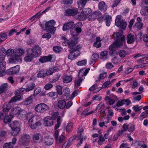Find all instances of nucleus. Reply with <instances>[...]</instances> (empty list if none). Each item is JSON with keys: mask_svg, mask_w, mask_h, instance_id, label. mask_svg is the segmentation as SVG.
Instances as JSON below:
<instances>
[{"mask_svg": "<svg viewBox=\"0 0 148 148\" xmlns=\"http://www.w3.org/2000/svg\"><path fill=\"white\" fill-rule=\"evenodd\" d=\"M65 138V136L64 135L62 134L59 137L58 139V138L57 139H56L57 140V141L58 143H62L64 139Z\"/></svg>", "mask_w": 148, "mask_h": 148, "instance_id": "13d9d810", "label": "nucleus"}, {"mask_svg": "<svg viewBox=\"0 0 148 148\" xmlns=\"http://www.w3.org/2000/svg\"><path fill=\"white\" fill-rule=\"evenodd\" d=\"M87 2V0H78L77 4L79 6L81 5L82 7H84Z\"/></svg>", "mask_w": 148, "mask_h": 148, "instance_id": "a19ab883", "label": "nucleus"}, {"mask_svg": "<svg viewBox=\"0 0 148 148\" xmlns=\"http://www.w3.org/2000/svg\"><path fill=\"white\" fill-rule=\"evenodd\" d=\"M132 108L135 112H136L141 110L142 109V107L141 106H139L138 105H136L134 106Z\"/></svg>", "mask_w": 148, "mask_h": 148, "instance_id": "603ef678", "label": "nucleus"}, {"mask_svg": "<svg viewBox=\"0 0 148 148\" xmlns=\"http://www.w3.org/2000/svg\"><path fill=\"white\" fill-rule=\"evenodd\" d=\"M30 138V137L29 135L24 134L22 135L19 140L23 145H25L26 143L29 141Z\"/></svg>", "mask_w": 148, "mask_h": 148, "instance_id": "2eb2a0df", "label": "nucleus"}, {"mask_svg": "<svg viewBox=\"0 0 148 148\" xmlns=\"http://www.w3.org/2000/svg\"><path fill=\"white\" fill-rule=\"evenodd\" d=\"M111 84V83L110 82V81H106L103 84L102 87L103 88H105L108 87L110 86Z\"/></svg>", "mask_w": 148, "mask_h": 148, "instance_id": "680f3d73", "label": "nucleus"}, {"mask_svg": "<svg viewBox=\"0 0 148 148\" xmlns=\"http://www.w3.org/2000/svg\"><path fill=\"white\" fill-rule=\"evenodd\" d=\"M59 113L57 112H54L52 115V118L54 119H57V124L55 125V129L56 130L58 129L60 126L61 122L60 121V116H58Z\"/></svg>", "mask_w": 148, "mask_h": 148, "instance_id": "9d476101", "label": "nucleus"}, {"mask_svg": "<svg viewBox=\"0 0 148 148\" xmlns=\"http://www.w3.org/2000/svg\"><path fill=\"white\" fill-rule=\"evenodd\" d=\"M10 101L9 103H6L4 104L3 107V110L4 112H8L11 107V105L10 103Z\"/></svg>", "mask_w": 148, "mask_h": 148, "instance_id": "5701e85b", "label": "nucleus"}, {"mask_svg": "<svg viewBox=\"0 0 148 148\" xmlns=\"http://www.w3.org/2000/svg\"><path fill=\"white\" fill-rule=\"evenodd\" d=\"M34 110L38 113H43L49 110V107L45 103H41L36 106Z\"/></svg>", "mask_w": 148, "mask_h": 148, "instance_id": "0eeeda50", "label": "nucleus"}, {"mask_svg": "<svg viewBox=\"0 0 148 148\" xmlns=\"http://www.w3.org/2000/svg\"><path fill=\"white\" fill-rule=\"evenodd\" d=\"M143 24L141 22H137L134 26V27L138 29H140L143 27Z\"/></svg>", "mask_w": 148, "mask_h": 148, "instance_id": "49530a36", "label": "nucleus"}, {"mask_svg": "<svg viewBox=\"0 0 148 148\" xmlns=\"http://www.w3.org/2000/svg\"><path fill=\"white\" fill-rule=\"evenodd\" d=\"M73 125V124L72 122H69L68 123L66 127V130L67 131L70 132L72 130Z\"/></svg>", "mask_w": 148, "mask_h": 148, "instance_id": "09e8293b", "label": "nucleus"}, {"mask_svg": "<svg viewBox=\"0 0 148 148\" xmlns=\"http://www.w3.org/2000/svg\"><path fill=\"white\" fill-rule=\"evenodd\" d=\"M83 132V129L81 127H79L78 130V132L79 133V139L80 140V144L82 143V138L81 137V133Z\"/></svg>", "mask_w": 148, "mask_h": 148, "instance_id": "a18cd8bd", "label": "nucleus"}, {"mask_svg": "<svg viewBox=\"0 0 148 148\" xmlns=\"http://www.w3.org/2000/svg\"><path fill=\"white\" fill-rule=\"evenodd\" d=\"M7 55L8 56H11V58H10L9 60V62L10 63H15V62H12V61H13L12 59L13 58H15V51H14L13 49H9L8 50L6 51ZM15 60L14 59H13Z\"/></svg>", "mask_w": 148, "mask_h": 148, "instance_id": "f8f14e48", "label": "nucleus"}, {"mask_svg": "<svg viewBox=\"0 0 148 148\" xmlns=\"http://www.w3.org/2000/svg\"><path fill=\"white\" fill-rule=\"evenodd\" d=\"M52 56L51 55L47 56H44L41 57L39 59V61L41 63H45L50 61L52 59Z\"/></svg>", "mask_w": 148, "mask_h": 148, "instance_id": "412c9836", "label": "nucleus"}, {"mask_svg": "<svg viewBox=\"0 0 148 148\" xmlns=\"http://www.w3.org/2000/svg\"><path fill=\"white\" fill-rule=\"evenodd\" d=\"M25 88L21 87L17 89L15 92V94H19L22 92H23L25 91Z\"/></svg>", "mask_w": 148, "mask_h": 148, "instance_id": "864d4df0", "label": "nucleus"}, {"mask_svg": "<svg viewBox=\"0 0 148 148\" xmlns=\"http://www.w3.org/2000/svg\"><path fill=\"white\" fill-rule=\"evenodd\" d=\"M88 71L85 69H82L80 70L78 74V77H77L74 82L75 87L78 88L82 84V81L84 79V76L88 73Z\"/></svg>", "mask_w": 148, "mask_h": 148, "instance_id": "f03ea898", "label": "nucleus"}, {"mask_svg": "<svg viewBox=\"0 0 148 148\" xmlns=\"http://www.w3.org/2000/svg\"><path fill=\"white\" fill-rule=\"evenodd\" d=\"M44 124L46 126H51L53 125V120L51 117L48 116L44 119Z\"/></svg>", "mask_w": 148, "mask_h": 148, "instance_id": "4468645a", "label": "nucleus"}, {"mask_svg": "<svg viewBox=\"0 0 148 148\" xmlns=\"http://www.w3.org/2000/svg\"><path fill=\"white\" fill-rule=\"evenodd\" d=\"M64 94L66 97H68L69 96L70 90L68 88H66L63 90Z\"/></svg>", "mask_w": 148, "mask_h": 148, "instance_id": "3c124183", "label": "nucleus"}, {"mask_svg": "<svg viewBox=\"0 0 148 148\" xmlns=\"http://www.w3.org/2000/svg\"><path fill=\"white\" fill-rule=\"evenodd\" d=\"M53 86V85L51 83L46 84L44 86V89L46 90H48L51 89Z\"/></svg>", "mask_w": 148, "mask_h": 148, "instance_id": "bf43d9fd", "label": "nucleus"}, {"mask_svg": "<svg viewBox=\"0 0 148 148\" xmlns=\"http://www.w3.org/2000/svg\"><path fill=\"white\" fill-rule=\"evenodd\" d=\"M102 98V96L99 95H94L92 98V101H101Z\"/></svg>", "mask_w": 148, "mask_h": 148, "instance_id": "4c0bfd02", "label": "nucleus"}, {"mask_svg": "<svg viewBox=\"0 0 148 148\" xmlns=\"http://www.w3.org/2000/svg\"><path fill=\"white\" fill-rule=\"evenodd\" d=\"M41 88L40 87H38L36 88L34 90L33 95L34 96L37 95L41 92Z\"/></svg>", "mask_w": 148, "mask_h": 148, "instance_id": "79ce46f5", "label": "nucleus"}, {"mask_svg": "<svg viewBox=\"0 0 148 148\" xmlns=\"http://www.w3.org/2000/svg\"><path fill=\"white\" fill-rule=\"evenodd\" d=\"M77 8L69 9L66 10L65 15L66 16H73L77 14Z\"/></svg>", "mask_w": 148, "mask_h": 148, "instance_id": "ddd939ff", "label": "nucleus"}, {"mask_svg": "<svg viewBox=\"0 0 148 148\" xmlns=\"http://www.w3.org/2000/svg\"><path fill=\"white\" fill-rule=\"evenodd\" d=\"M103 17L106 21V25L108 27L109 26L112 21V17L109 15L108 13H106L104 14Z\"/></svg>", "mask_w": 148, "mask_h": 148, "instance_id": "dca6fc26", "label": "nucleus"}, {"mask_svg": "<svg viewBox=\"0 0 148 148\" xmlns=\"http://www.w3.org/2000/svg\"><path fill=\"white\" fill-rule=\"evenodd\" d=\"M119 54L121 58H124L127 55L126 52L124 50H121L119 52Z\"/></svg>", "mask_w": 148, "mask_h": 148, "instance_id": "5fc2aeb1", "label": "nucleus"}, {"mask_svg": "<svg viewBox=\"0 0 148 148\" xmlns=\"http://www.w3.org/2000/svg\"><path fill=\"white\" fill-rule=\"evenodd\" d=\"M115 25L120 28L124 29L126 27V23L122 18L121 15H117L115 21Z\"/></svg>", "mask_w": 148, "mask_h": 148, "instance_id": "423d86ee", "label": "nucleus"}, {"mask_svg": "<svg viewBox=\"0 0 148 148\" xmlns=\"http://www.w3.org/2000/svg\"><path fill=\"white\" fill-rule=\"evenodd\" d=\"M6 62H3V64L0 63V77L4 75L5 71Z\"/></svg>", "mask_w": 148, "mask_h": 148, "instance_id": "b1692460", "label": "nucleus"}, {"mask_svg": "<svg viewBox=\"0 0 148 148\" xmlns=\"http://www.w3.org/2000/svg\"><path fill=\"white\" fill-rule=\"evenodd\" d=\"M63 80L64 83H68L72 81V77L71 76L65 75L64 76Z\"/></svg>", "mask_w": 148, "mask_h": 148, "instance_id": "72a5a7b5", "label": "nucleus"}, {"mask_svg": "<svg viewBox=\"0 0 148 148\" xmlns=\"http://www.w3.org/2000/svg\"><path fill=\"white\" fill-rule=\"evenodd\" d=\"M75 25L74 22L73 21H70L67 22L64 24L62 30L63 31H66L71 29Z\"/></svg>", "mask_w": 148, "mask_h": 148, "instance_id": "a211bd4d", "label": "nucleus"}, {"mask_svg": "<svg viewBox=\"0 0 148 148\" xmlns=\"http://www.w3.org/2000/svg\"><path fill=\"white\" fill-rule=\"evenodd\" d=\"M20 110H21V108L19 107H17L14 108L12 110L11 112V114L17 115Z\"/></svg>", "mask_w": 148, "mask_h": 148, "instance_id": "c9c22d12", "label": "nucleus"}, {"mask_svg": "<svg viewBox=\"0 0 148 148\" xmlns=\"http://www.w3.org/2000/svg\"><path fill=\"white\" fill-rule=\"evenodd\" d=\"M79 48H78L77 47L76 49L74 48H70L69 50L70 53L68 56V58L71 60H72L74 58L79 55L80 54V52L78 50Z\"/></svg>", "mask_w": 148, "mask_h": 148, "instance_id": "1a4fd4ad", "label": "nucleus"}, {"mask_svg": "<svg viewBox=\"0 0 148 148\" xmlns=\"http://www.w3.org/2000/svg\"><path fill=\"white\" fill-rule=\"evenodd\" d=\"M56 88L57 92L58 94L59 95H61L62 93V86L60 85H58L56 86Z\"/></svg>", "mask_w": 148, "mask_h": 148, "instance_id": "4d7b16f0", "label": "nucleus"}, {"mask_svg": "<svg viewBox=\"0 0 148 148\" xmlns=\"http://www.w3.org/2000/svg\"><path fill=\"white\" fill-rule=\"evenodd\" d=\"M65 43H67L70 48H73L75 44V42L74 40H69L66 41Z\"/></svg>", "mask_w": 148, "mask_h": 148, "instance_id": "473e14b6", "label": "nucleus"}, {"mask_svg": "<svg viewBox=\"0 0 148 148\" xmlns=\"http://www.w3.org/2000/svg\"><path fill=\"white\" fill-rule=\"evenodd\" d=\"M98 8L99 10L102 12H105L107 10V7L105 3L102 1L99 2L98 4Z\"/></svg>", "mask_w": 148, "mask_h": 148, "instance_id": "aec40b11", "label": "nucleus"}, {"mask_svg": "<svg viewBox=\"0 0 148 148\" xmlns=\"http://www.w3.org/2000/svg\"><path fill=\"white\" fill-rule=\"evenodd\" d=\"M87 17L82 12L80 14L78 15V19L80 21L85 20Z\"/></svg>", "mask_w": 148, "mask_h": 148, "instance_id": "c03bdc74", "label": "nucleus"}, {"mask_svg": "<svg viewBox=\"0 0 148 148\" xmlns=\"http://www.w3.org/2000/svg\"><path fill=\"white\" fill-rule=\"evenodd\" d=\"M66 103L64 100H60L58 101V105L59 108L63 109L66 107Z\"/></svg>", "mask_w": 148, "mask_h": 148, "instance_id": "cd10ccee", "label": "nucleus"}, {"mask_svg": "<svg viewBox=\"0 0 148 148\" xmlns=\"http://www.w3.org/2000/svg\"><path fill=\"white\" fill-rule=\"evenodd\" d=\"M14 70L13 67L10 68L7 70L6 72L7 74L9 75L14 74L15 71Z\"/></svg>", "mask_w": 148, "mask_h": 148, "instance_id": "0e129e2a", "label": "nucleus"}, {"mask_svg": "<svg viewBox=\"0 0 148 148\" xmlns=\"http://www.w3.org/2000/svg\"><path fill=\"white\" fill-rule=\"evenodd\" d=\"M46 76L45 72L43 70L39 71L37 74V77L38 78H43Z\"/></svg>", "mask_w": 148, "mask_h": 148, "instance_id": "f704fd0d", "label": "nucleus"}, {"mask_svg": "<svg viewBox=\"0 0 148 148\" xmlns=\"http://www.w3.org/2000/svg\"><path fill=\"white\" fill-rule=\"evenodd\" d=\"M12 130L11 132V134L13 136L17 135L20 130L19 127H17L15 128L12 129Z\"/></svg>", "mask_w": 148, "mask_h": 148, "instance_id": "e433bc0d", "label": "nucleus"}, {"mask_svg": "<svg viewBox=\"0 0 148 148\" xmlns=\"http://www.w3.org/2000/svg\"><path fill=\"white\" fill-rule=\"evenodd\" d=\"M122 129L125 131H128L130 132H132L135 130V125L131 124H127L125 123L123 125Z\"/></svg>", "mask_w": 148, "mask_h": 148, "instance_id": "9b49d317", "label": "nucleus"}, {"mask_svg": "<svg viewBox=\"0 0 148 148\" xmlns=\"http://www.w3.org/2000/svg\"><path fill=\"white\" fill-rule=\"evenodd\" d=\"M23 98V96L21 95H17L14 97H13L11 100L10 102H14L17 101H19L21 100Z\"/></svg>", "mask_w": 148, "mask_h": 148, "instance_id": "2f4dec72", "label": "nucleus"}, {"mask_svg": "<svg viewBox=\"0 0 148 148\" xmlns=\"http://www.w3.org/2000/svg\"><path fill=\"white\" fill-rule=\"evenodd\" d=\"M42 124V120H40L38 121H37L34 124V126H32V129H35L36 128V127L37 126H40Z\"/></svg>", "mask_w": 148, "mask_h": 148, "instance_id": "de8ad7c7", "label": "nucleus"}, {"mask_svg": "<svg viewBox=\"0 0 148 148\" xmlns=\"http://www.w3.org/2000/svg\"><path fill=\"white\" fill-rule=\"evenodd\" d=\"M87 60H82L77 62V64L79 66H82L85 65L86 64Z\"/></svg>", "mask_w": 148, "mask_h": 148, "instance_id": "6e6d98bb", "label": "nucleus"}, {"mask_svg": "<svg viewBox=\"0 0 148 148\" xmlns=\"http://www.w3.org/2000/svg\"><path fill=\"white\" fill-rule=\"evenodd\" d=\"M40 134H34L33 136V140L35 141L38 140L40 138Z\"/></svg>", "mask_w": 148, "mask_h": 148, "instance_id": "338daca9", "label": "nucleus"}, {"mask_svg": "<svg viewBox=\"0 0 148 148\" xmlns=\"http://www.w3.org/2000/svg\"><path fill=\"white\" fill-rule=\"evenodd\" d=\"M13 146L12 145L10 142L5 143L3 146V148H13Z\"/></svg>", "mask_w": 148, "mask_h": 148, "instance_id": "052dcab7", "label": "nucleus"}, {"mask_svg": "<svg viewBox=\"0 0 148 148\" xmlns=\"http://www.w3.org/2000/svg\"><path fill=\"white\" fill-rule=\"evenodd\" d=\"M33 100L32 96H30L27 97L25 99L23 103L25 105H28L32 103Z\"/></svg>", "mask_w": 148, "mask_h": 148, "instance_id": "393cba45", "label": "nucleus"}, {"mask_svg": "<svg viewBox=\"0 0 148 148\" xmlns=\"http://www.w3.org/2000/svg\"><path fill=\"white\" fill-rule=\"evenodd\" d=\"M13 116L12 115H10L6 116L4 119V122L5 123H8V125L11 127V129L19 127V123L17 121H12L10 122V120L13 118Z\"/></svg>", "mask_w": 148, "mask_h": 148, "instance_id": "20e7f679", "label": "nucleus"}, {"mask_svg": "<svg viewBox=\"0 0 148 148\" xmlns=\"http://www.w3.org/2000/svg\"><path fill=\"white\" fill-rule=\"evenodd\" d=\"M127 42L128 44H132L135 41V38L133 35L131 34H129L127 36Z\"/></svg>", "mask_w": 148, "mask_h": 148, "instance_id": "4be33fe9", "label": "nucleus"}, {"mask_svg": "<svg viewBox=\"0 0 148 148\" xmlns=\"http://www.w3.org/2000/svg\"><path fill=\"white\" fill-rule=\"evenodd\" d=\"M122 34L121 33L116 32L114 33V39L115 40H120L121 38H124L123 36H122Z\"/></svg>", "mask_w": 148, "mask_h": 148, "instance_id": "7c9ffc66", "label": "nucleus"}, {"mask_svg": "<svg viewBox=\"0 0 148 148\" xmlns=\"http://www.w3.org/2000/svg\"><path fill=\"white\" fill-rule=\"evenodd\" d=\"M71 139L67 142H65L62 145V148H66L69 147L71 145Z\"/></svg>", "mask_w": 148, "mask_h": 148, "instance_id": "69168bd1", "label": "nucleus"}, {"mask_svg": "<svg viewBox=\"0 0 148 148\" xmlns=\"http://www.w3.org/2000/svg\"><path fill=\"white\" fill-rule=\"evenodd\" d=\"M115 40V42L112 44L109 47V49L110 51V53H113L116 48L121 47L125 42L124 38H121L120 40Z\"/></svg>", "mask_w": 148, "mask_h": 148, "instance_id": "7ed1b4c3", "label": "nucleus"}, {"mask_svg": "<svg viewBox=\"0 0 148 148\" xmlns=\"http://www.w3.org/2000/svg\"><path fill=\"white\" fill-rule=\"evenodd\" d=\"M27 112L26 111L22 109L20 110L17 116L19 119H21L24 117L27 114Z\"/></svg>", "mask_w": 148, "mask_h": 148, "instance_id": "c85d7f7f", "label": "nucleus"}, {"mask_svg": "<svg viewBox=\"0 0 148 148\" xmlns=\"http://www.w3.org/2000/svg\"><path fill=\"white\" fill-rule=\"evenodd\" d=\"M108 52L106 51H103L100 53V56H101L103 60H106L107 58V55L108 54Z\"/></svg>", "mask_w": 148, "mask_h": 148, "instance_id": "37998d69", "label": "nucleus"}, {"mask_svg": "<svg viewBox=\"0 0 148 148\" xmlns=\"http://www.w3.org/2000/svg\"><path fill=\"white\" fill-rule=\"evenodd\" d=\"M0 87L4 92L8 87V86L6 83L2 84L0 86Z\"/></svg>", "mask_w": 148, "mask_h": 148, "instance_id": "774afa93", "label": "nucleus"}, {"mask_svg": "<svg viewBox=\"0 0 148 148\" xmlns=\"http://www.w3.org/2000/svg\"><path fill=\"white\" fill-rule=\"evenodd\" d=\"M105 140V139L101 135L99 137V140L97 143L99 145H101L103 144Z\"/></svg>", "mask_w": 148, "mask_h": 148, "instance_id": "58836bf2", "label": "nucleus"}, {"mask_svg": "<svg viewBox=\"0 0 148 148\" xmlns=\"http://www.w3.org/2000/svg\"><path fill=\"white\" fill-rule=\"evenodd\" d=\"M53 70V69L51 68L48 70H47L46 71H45L46 76H49L52 75L54 73Z\"/></svg>", "mask_w": 148, "mask_h": 148, "instance_id": "e2e57ef3", "label": "nucleus"}, {"mask_svg": "<svg viewBox=\"0 0 148 148\" xmlns=\"http://www.w3.org/2000/svg\"><path fill=\"white\" fill-rule=\"evenodd\" d=\"M24 60L26 62H31L34 58L39 56L41 54V48L38 45H35L32 48L27 49Z\"/></svg>", "mask_w": 148, "mask_h": 148, "instance_id": "f257e3e1", "label": "nucleus"}, {"mask_svg": "<svg viewBox=\"0 0 148 148\" xmlns=\"http://www.w3.org/2000/svg\"><path fill=\"white\" fill-rule=\"evenodd\" d=\"M82 12L88 17V15L91 12V10L90 8H86L83 10Z\"/></svg>", "mask_w": 148, "mask_h": 148, "instance_id": "ea45409f", "label": "nucleus"}, {"mask_svg": "<svg viewBox=\"0 0 148 148\" xmlns=\"http://www.w3.org/2000/svg\"><path fill=\"white\" fill-rule=\"evenodd\" d=\"M56 24V22L53 20L49 21L46 23V29L48 32L54 34L56 29V27H55Z\"/></svg>", "mask_w": 148, "mask_h": 148, "instance_id": "39448f33", "label": "nucleus"}, {"mask_svg": "<svg viewBox=\"0 0 148 148\" xmlns=\"http://www.w3.org/2000/svg\"><path fill=\"white\" fill-rule=\"evenodd\" d=\"M15 58H14L15 60H12L14 61H12V62H15V63L21 62L22 61L21 56L25 53L24 50L22 48L18 49L15 51Z\"/></svg>", "mask_w": 148, "mask_h": 148, "instance_id": "6e6552de", "label": "nucleus"}, {"mask_svg": "<svg viewBox=\"0 0 148 148\" xmlns=\"http://www.w3.org/2000/svg\"><path fill=\"white\" fill-rule=\"evenodd\" d=\"M29 115H30L32 116V117L30 118L29 120V124L30 126V127L32 128V126H34V124H33V120L32 119V118L34 117V116L32 114V113H29Z\"/></svg>", "mask_w": 148, "mask_h": 148, "instance_id": "8fccbe9b", "label": "nucleus"}, {"mask_svg": "<svg viewBox=\"0 0 148 148\" xmlns=\"http://www.w3.org/2000/svg\"><path fill=\"white\" fill-rule=\"evenodd\" d=\"M35 84L34 83H29L26 85V87L25 88V91L28 92L34 89L35 87Z\"/></svg>", "mask_w": 148, "mask_h": 148, "instance_id": "a878e982", "label": "nucleus"}, {"mask_svg": "<svg viewBox=\"0 0 148 148\" xmlns=\"http://www.w3.org/2000/svg\"><path fill=\"white\" fill-rule=\"evenodd\" d=\"M101 13L100 11H97L94 12L92 14L88 16V18L89 20H93L101 16Z\"/></svg>", "mask_w": 148, "mask_h": 148, "instance_id": "f3484780", "label": "nucleus"}, {"mask_svg": "<svg viewBox=\"0 0 148 148\" xmlns=\"http://www.w3.org/2000/svg\"><path fill=\"white\" fill-rule=\"evenodd\" d=\"M140 13L142 15H147L148 14V6L143 7L140 11Z\"/></svg>", "mask_w": 148, "mask_h": 148, "instance_id": "c756f323", "label": "nucleus"}, {"mask_svg": "<svg viewBox=\"0 0 148 148\" xmlns=\"http://www.w3.org/2000/svg\"><path fill=\"white\" fill-rule=\"evenodd\" d=\"M6 50L4 48L0 49V63L3 64L4 61L5 55Z\"/></svg>", "mask_w": 148, "mask_h": 148, "instance_id": "6ab92c4d", "label": "nucleus"}, {"mask_svg": "<svg viewBox=\"0 0 148 148\" xmlns=\"http://www.w3.org/2000/svg\"><path fill=\"white\" fill-rule=\"evenodd\" d=\"M44 142L46 145H50L53 143V139L50 138L46 137L44 138Z\"/></svg>", "mask_w": 148, "mask_h": 148, "instance_id": "bb28decb", "label": "nucleus"}]
</instances>
